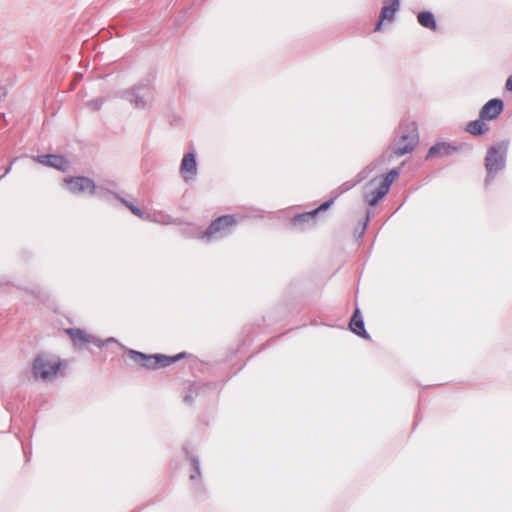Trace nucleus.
Returning a JSON list of instances; mask_svg holds the SVG:
<instances>
[{"label":"nucleus","instance_id":"18","mask_svg":"<svg viewBox=\"0 0 512 512\" xmlns=\"http://www.w3.org/2000/svg\"><path fill=\"white\" fill-rule=\"evenodd\" d=\"M418 22L425 28L435 30L437 25L434 18V15L431 12L423 11L420 12L417 16Z\"/></svg>","mask_w":512,"mask_h":512},{"label":"nucleus","instance_id":"23","mask_svg":"<svg viewBox=\"0 0 512 512\" xmlns=\"http://www.w3.org/2000/svg\"><path fill=\"white\" fill-rule=\"evenodd\" d=\"M192 465L194 467V473L190 475V479L194 480L197 476L200 475V472H199L198 462L196 460L192 461Z\"/></svg>","mask_w":512,"mask_h":512},{"label":"nucleus","instance_id":"1","mask_svg":"<svg viewBox=\"0 0 512 512\" xmlns=\"http://www.w3.org/2000/svg\"><path fill=\"white\" fill-rule=\"evenodd\" d=\"M507 150L508 143L505 141L494 144L487 149L485 157V169L487 171L485 178L486 185L493 181L499 171L505 168Z\"/></svg>","mask_w":512,"mask_h":512},{"label":"nucleus","instance_id":"10","mask_svg":"<svg viewBox=\"0 0 512 512\" xmlns=\"http://www.w3.org/2000/svg\"><path fill=\"white\" fill-rule=\"evenodd\" d=\"M504 103L500 99L489 100L480 110L479 117L485 120L496 119L503 111Z\"/></svg>","mask_w":512,"mask_h":512},{"label":"nucleus","instance_id":"12","mask_svg":"<svg viewBox=\"0 0 512 512\" xmlns=\"http://www.w3.org/2000/svg\"><path fill=\"white\" fill-rule=\"evenodd\" d=\"M399 8L400 0H392L390 4L383 6L380 13V20L376 25L375 31H380L383 20L392 21Z\"/></svg>","mask_w":512,"mask_h":512},{"label":"nucleus","instance_id":"20","mask_svg":"<svg viewBox=\"0 0 512 512\" xmlns=\"http://www.w3.org/2000/svg\"><path fill=\"white\" fill-rule=\"evenodd\" d=\"M399 171L397 169L390 170L384 178L379 182L386 190L389 191L391 184L398 177Z\"/></svg>","mask_w":512,"mask_h":512},{"label":"nucleus","instance_id":"22","mask_svg":"<svg viewBox=\"0 0 512 512\" xmlns=\"http://www.w3.org/2000/svg\"><path fill=\"white\" fill-rule=\"evenodd\" d=\"M333 203V199L329 200V201H326L324 202L323 204H321L317 209H315L314 211H317V214L320 212V211H325L327 210Z\"/></svg>","mask_w":512,"mask_h":512},{"label":"nucleus","instance_id":"8","mask_svg":"<svg viewBox=\"0 0 512 512\" xmlns=\"http://www.w3.org/2000/svg\"><path fill=\"white\" fill-rule=\"evenodd\" d=\"M376 180L373 179L365 186L364 198L370 206L378 204L389 191L386 190L381 184L375 185Z\"/></svg>","mask_w":512,"mask_h":512},{"label":"nucleus","instance_id":"17","mask_svg":"<svg viewBox=\"0 0 512 512\" xmlns=\"http://www.w3.org/2000/svg\"><path fill=\"white\" fill-rule=\"evenodd\" d=\"M489 126L485 123V119L481 117L467 124L466 131L474 136L483 135L488 132Z\"/></svg>","mask_w":512,"mask_h":512},{"label":"nucleus","instance_id":"27","mask_svg":"<svg viewBox=\"0 0 512 512\" xmlns=\"http://www.w3.org/2000/svg\"><path fill=\"white\" fill-rule=\"evenodd\" d=\"M350 187H351L350 185H346L343 189H341L340 193L349 190Z\"/></svg>","mask_w":512,"mask_h":512},{"label":"nucleus","instance_id":"24","mask_svg":"<svg viewBox=\"0 0 512 512\" xmlns=\"http://www.w3.org/2000/svg\"><path fill=\"white\" fill-rule=\"evenodd\" d=\"M505 87L507 90L512 91V75L508 77Z\"/></svg>","mask_w":512,"mask_h":512},{"label":"nucleus","instance_id":"28","mask_svg":"<svg viewBox=\"0 0 512 512\" xmlns=\"http://www.w3.org/2000/svg\"><path fill=\"white\" fill-rule=\"evenodd\" d=\"M197 484H198L197 487L194 488L195 490H198L201 487V482H197Z\"/></svg>","mask_w":512,"mask_h":512},{"label":"nucleus","instance_id":"25","mask_svg":"<svg viewBox=\"0 0 512 512\" xmlns=\"http://www.w3.org/2000/svg\"><path fill=\"white\" fill-rule=\"evenodd\" d=\"M14 161H15V159L10 163V165H9L8 167H6V170H5L4 174L0 176V179H1L3 176H5L7 173H9V172H10L11 167H12V164L14 163Z\"/></svg>","mask_w":512,"mask_h":512},{"label":"nucleus","instance_id":"13","mask_svg":"<svg viewBox=\"0 0 512 512\" xmlns=\"http://www.w3.org/2000/svg\"><path fill=\"white\" fill-rule=\"evenodd\" d=\"M457 148L448 143L441 142L430 147L427 158L444 157L456 152Z\"/></svg>","mask_w":512,"mask_h":512},{"label":"nucleus","instance_id":"9","mask_svg":"<svg viewBox=\"0 0 512 512\" xmlns=\"http://www.w3.org/2000/svg\"><path fill=\"white\" fill-rule=\"evenodd\" d=\"M33 159L42 165L55 168L62 172L66 171L69 167L68 161L61 155L46 154L33 157Z\"/></svg>","mask_w":512,"mask_h":512},{"label":"nucleus","instance_id":"26","mask_svg":"<svg viewBox=\"0 0 512 512\" xmlns=\"http://www.w3.org/2000/svg\"><path fill=\"white\" fill-rule=\"evenodd\" d=\"M184 400L187 403H191L192 402V397L190 395H187V396H185Z\"/></svg>","mask_w":512,"mask_h":512},{"label":"nucleus","instance_id":"6","mask_svg":"<svg viewBox=\"0 0 512 512\" xmlns=\"http://www.w3.org/2000/svg\"><path fill=\"white\" fill-rule=\"evenodd\" d=\"M68 190L73 194L88 193L93 195L96 190L94 181L88 177L79 176L64 179Z\"/></svg>","mask_w":512,"mask_h":512},{"label":"nucleus","instance_id":"3","mask_svg":"<svg viewBox=\"0 0 512 512\" xmlns=\"http://www.w3.org/2000/svg\"><path fill=\"white\" fill-rule=\"evenodd\" d=\"M418 143V132L415 122L407 124L405 127H400V140L397 142L394 153L397 156H402L411 152Z\"/></svg>","mask_w":512,"mask_h":512},{"label":"nucleus","instance_id":"5","mask_svg":"<svg viewBox=\"0 0 512 512\" xmlns=\"http://www.w3.org/2000/svg\"><path fill=\"white\" fill-rule=\"evenodd\" d=\"M126 99L136 108H145L153 99V91L149 85H139L126 92Z\"/></svg>","mask_w":512,"mask_h":512},{"label":"nucleus","instance_id":"2","mask_svg":"<svg viewBox=\"0 0 512 512\" xmlns=\"http://www.w3.org/2000/svg\"><path fill=\"white\" fill-rule=\"evenodd\" d=\"M60 367L61 361L58 358L42 354L34 359L32 372L36 379L51 382L56 378Z\"/></svg>","mask_w":512,"mask_h":512},{"label":"nucleus","instance_id":"11","mask_svg":"<svg viewBox=\"0 0 512 512\" xmlns=\"http://www.w3.org/2000/svg\"><path fill=\"white\" fill-rule=\"evenodd\" d=\"M180 171L186 181L196 175L197 164L195 155L193 153H187L184 155L181 162Z\"/></svg>","mask_w":512,"mask_h":512},{"label":"nucleus","instance_id":"15","mask_svg":"<svg viewBox=\"0 0 512 512\" xmlns=\"http://www.w3.org/2000/svg\"><path fill=\"white\" fill-rule=\"evenodd\" d=\"M350 329L357 334L358 336H361L365 339L369 338V335L367 334L365 327H364V321L362 319V316L360 315L359 309H356L351 321H350Z\"/></svg>","mask_w":512,"mask_h":512},{"label":"nucleus","instance_id":"7","mask_svg":"<svg viewBox=\"0 0 512 512\" xmlns=\"http://www.w3.org/2000/svg\"><path fill=\"white\" fill-rule=\"evenodd\" d=\"M65 332L69 335L73 344L78 348H84L87 344H95L101 346L102 342L95 336L88 334L86 331L79 328H69Z\"/></svg>","mask_w":512,"mask_h":512},{"label":"nucleus","instance_id":"16","mask_svg":"<svg viewBox=\"0 0 512 512\" xmlns=\"http://www.w3.org/2000/svg\"><path fill=\"white\" fill-rule=\"evenodd\" d=\"M184 356H185V353H180L176 356H166V355H162V354H155L154 362H153L154 369L161 368V367H167V366L177 362Z\"/></svg>","mask_w":512,"mask_h":512},{"label":"nucleus","instance_id":"4","mask_svg":"<svg viewBox=\"0 0 512 512\" xmlns=\"http://www.w3.org/2000/svg\"><path fill=\"white\" fill-rule=\"evenodd\" d=\"M236 225V219L232 215H223L215 219L204 232L203 237L208 240L227 235L230 229Z\"/></svg>","mask_w":512,"mask_h":512},{"label":"nucleus","instance_id":"19","mask_svg":"<svg viewBox=\"0 0 512 512\" xmlns=\"http://www.w3.org/2000/svg\"><path fill=\"white\" fill-rule=\"evenodd\" d=\"M316 216H317V211L306 212V213L297 215L293 221H294L295 225H298V224L302 225L304 223H309V222L315 223Z\"/></svg>","mask_w":512,"mask_h":512},{"label":"nucleus","instance_id":"21","mask_svg":"<svg viewBox=\"0 0 512 512\" xmlns=\"http://www.w3.org/2000/svg\"><path fill=\"white\" fill-rule=\"evenodd\" d=\"M120 201L137 217L144 219L145 213L135 205H133L131 202L125 200L124 198H119Z\"/></svg>","mask_w":512,"mask_h":512},{"label":"nucleus","instance_id":"14","mask_svg":"<svg viewBox=\"0 0 512 512\" xmlns=\"http://www.w3.org/2000/svg\"><path fill=\"white\" fill-rule=\"evenodd\" d=\"M128 355L131 360H133L136 364L140 365L141 367L147 369H154V355H146L135 350H129Z\"/></svg>","mask_w":512,"mask_h":512}]
</instances>
